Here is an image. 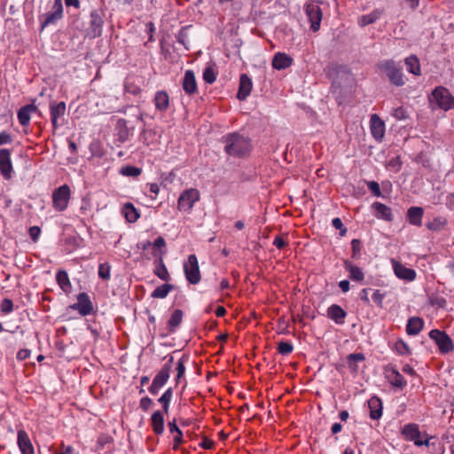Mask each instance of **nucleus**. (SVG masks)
Returning <instances> with one entry per match:
<instances>
[{
    "label": "nucleus",
    "instance_id": "obj_1",
    "mask_svg": "<svg viewBox=\"0 0 454 454\" xmlns=\"http://www.w3.org/2000/svg\"><path fill=\"white\" fill-rule=\"evenodd\" d=\"M224 151L231 156H245L250 148L249 141L237 133L229 134L224 137Z\"/></svg>",
    "mask_w": 454,
    "mask_h": 454
},
{
    "label": "nucleus",
    "instance_id": "obj_2",
    "mask_svg": "<svg viewBox=\"0 0 454 454\" xmlns=\"http://www.w3.org/2000/svg\"><path fill=\"white\" fill-rule=\"evenodd\" d=\"M430 103L431 105H436L443 110H449L454 107V98L447 89L440 86L432 92Z\"/></svg>",
    "mask_w": 454,
    "mask_h": 454
},
{
    "label": "nucleus",
    "instance_id": "obj_3",
    "mask_svg": "<svg viewBox=\"0 0 454 454\" xmlns=\"http://www.w3.org/2000/svg\"><path fill=\"white\" fill-rule=\"evenodd\" d=\"M184 271L189 283L195 285L200 281V272L195 254H191L184 264Z\"/></svg>",
    "mask_w": 454,
    "mask_h": 454
},
{
    "label": "nucleus",
    "instance_id": "obj_4",
    "mask_svg": "<svg viewBox=\"0 0 454 454\" xmlns=\"http://www.w3.org/2000/svg\"><path fill=\"white\" fill-rule=\"evenodd\" d=\"M70 199V189L64 184L53 192L52 200L54 207L59 211H63L68 204Z\"/></svg>",
    "mask_w": 454,
    "mask_h": 454
},
{
    "label": "nucleus",
    "instance_id": "obj_5",
    "mask_svg": "<svg viewBox=\"0 0 454 454\" xmlns=\"http://www.w3.org/2000/svg\"><path fill=\"white\" fill-rule=\"evenodd\" d=\"M429 336L436 342L441 352L448 353L453 350L454 344L445 332L434 329L429 333Z\"/></svg>",
    "mask_w": 454,
    "mask_h": 454
},
{
    "label": "nucleus",
    "instance_id": "obj_6",
    "mask_svg": "<svg viewBox=\"0 0 454 454\" xmlns=\"http://www.w3.org/2000/svg\"><path fill=\"white\" fill-rule=\"evenodd\" d=\"M199 200V192L195 189L184 191L178 199L177 207L181 211H189Z\"/></svg>",
    "mask_w": 454,
    "mask_h": 454
},
{
    "label": "nucleus",
    "instance_id": "obj_7",
    "mask_svg": "<svg viewBox=\"0 0 454 454\" xmlns=\"http://www.w3.org/2000/svg\"><path fill=\"white\" fill-rule=\"evenodd\" d=\"M306 13L310 22L311 30L314 32L319 30L322 20V11L319 6L314 3L308 4L306 5Z\"/></svg>",
    "mask_w": 454,
    "mask_h": 454
},
{
    "label": "nucleus",
    "instance_id": "obj_8",
    "mask_svg": "<svg viewBox=\"0 0 454 454\" xmlns=\"http://www.w3.org/2000/svg\"><path fill=\"white\" fill-rule=\"evenodd\" d=\"M381 68L395 85L401 86L403 84V74L398 68H396L393 61L384 62L381 65Z\"/></svg>",
    "mask_w": 454,
    "mask_h": 454
},
{
    "label": "nucleus",
    "instance_id": "obj_9",
    "mask_svg": "<svg viewBox=\"0 0 454 454\" xmlns=\"http://www.w3.org/2000/svg\"><path fill=\"white\" fill-rule=\"evenodd\" d=\"M12 170V165L10 151L7 149H0V171L5 179H11Z\"/></svg>",
    "mask_w": 454,
    "mask_h": 454
},
{
    "label": "nucleus",
    "instance_id": "obj_10",
    "mask_svg": "<svg viewBox=\"0 0 454 454\" xmlns=\"http://www.w3.org/2000/svg\"><path fill=\"white\" fill-rule=\"evenodd\" d=\"M403 434L405 435V437L408 440L414 441V443L418 446L422 445H428V440L421 441L419 439L420 437V432L419 430V427L415 424H408L406 425L402 431Z\"/></svg>",
    "mask_w": 454,
    "mask_h": 454
},
{
    "label": "nucleus",
    "instance_id": "obj_11",
    "mask_svg": "<svg viewBox=\"0 0 454 454\" xmlns=\"http://www.w3.org/2000/svg\"><path fill=\"white\" fill-rule=\"evenodd\" d=\"M169 378V372L168 364L161 369V371L153 379V384L151 385L149 391L153 395H156L159 389L167 382Z\"/></svg>",
    "mask_w": 454,
    "mask_h": 454
},
{
    "label": "nucleus",
    "instance_id": "obj_12",
    "mask_svg": "<svg viewBox=\"0 0 454 454\" xmlns=\"http://www.w3.org/2000/svg\"><path fill=\"white\" fill-rule=\"evenodd\" d=\"M252 81L246 74H242L239 79V88L237 94V98L243 101L245 100L251 92Z\"/></svg>",
    "mask_w": 454,
    "mask_h": 454
},
{
    "label": "nucleus",
    "instance_id": "obj_13",
    "mask_svg": "<svg viewBox=\"0 0 454 454\" xmlns=\"http://www.w3.org/2000/svg\"><path fill=\"white\" fill-rule=\"evenodd\" d=\"M18 445L22 454H34V447L24 430L18 431Z\"/></svg>",
    "mask_w": 454,
    "mask_h": 454
},
{
    "label": "nucleus",
    "instance_id": "obj_14",
    "mask_svg": "<svg viewBox=\"0 0 454 454\" xmlns=\"http://www.w3.org/2000/svg\"><path fill=\"white\" fill-rule=\"evenodd\" d=\"M393 266L395 274L402 279L411 281L416 277V272L412 269L404 267L400 262L393 260Z\"/></svg>",
    "mask_w": 454,
    "mask_h": 454
},
{
    "label": "nucleus",
    "instance_id": "obj_15",
    "mask_svg": "<svg viewBox=\"0 0 454 454\" xmlns=\"http://www.w3.org/2000/svg\"><path fill=\"white\" fill-rule=\"evenodd\" d=\"M50 110L51 115V123L53 129L55 130L58 128V118L64 115L66 112V104L65 102L55 103L51 102L50 104Z\"/></svg>",
    "mask_w": 454,
    "mask_h": 454
},
{
    "label": "nucleus",
    "instance_id": "obj_16",
    "mask_svg": "<svg viewBox=\"0 0 454 454\" xmlns=\"http://www.w3.org/2000/svg\"><path fill=\"white\" fill-rule=\"evenodd\" d=\"M371 130L377 140L381 139L384 136L385 125L377 114H372L371 117Z\"/></svg>",
    "mask_w": 454,
    "mask_h": 454
},
{
    "label": "nucleus",
    "instance_id": "obj_17",
    "mask_svg": "<svg viewBox=\"0 0 454 454\" xmlns=\"http://www.w3.org/2000/svg\"><path fill=\"white\" fill-rule=\"evenodd\" d=\"M293 59L286 53L278 52L272 59V67L275 69H285L292 65Z\"/></svg>",
    "mask_w": 454,
    "mask_h": 454
},
{
    "label": "nucleus",
    "instance_id": "obj_18",
    "mask_svg": "<svg viewBox=\"0 0 454 454\" xmlns=\"http://www.w3.org/2000/svg\"><path fill=\"white\" fill-rule=\"evenodd\" d=\"M103 20L97 12H92L90 14V27L89 35L91 37H97L101 35V27Z\"/></svg>",
    "mask_w": 454,
    "mask_h": 454
},
{
    "label": "nucleus",
    "instance_id": "obj_19",
    "mask_svg": "<svg viewBox=\"0 0 454 454\" xmlns=\"http://www.w3.org/2000/svg\"><path fill=\"white\" fill-rule=\"evenodd\" d=\"M368 407L370 409V417L372 419H379L382 415V403L377 396H372L368 401Z\"/></svg>",
    "mask_w": 454,
    "mask_h": 454
},
{
    "label": "nucleus",
    "instance_id": "obj_20",
    "mask_svg": "<svg viewBox=\"0 0 454 454\" xmlns=\"http://www.w3.org/2000/svg\"><path fill=\"white\" fill-rule=\"evenodd\" d=\"M183 89L189 95L193 94L197 90L195 75L191 70L185 72L183 79Z\"/></svg>",
    "mask_w": 454,
    "mask_h": 454
},
{
    "label": "nucleus",
    "instance_id": "obj_21",
    "mask_svg": "<svg viewBox=\"0 0 454 454\" xmlns=\"http://www.w3.org/2000/svg\"><path fill=\"white\" fill-rule=\"evenodd\" d=\"M80 305V314L82 316L90 315L93 310V305L86 293H81L77 296Z\"/></svg>",
    "mask_w": 454,
    "mask_h": 454
},
{
    "label": "nucleus",
    "instance_id": "obj_22",
    "mask_svg": "<svg viewBox=\"0 0 454 454\" xmlns=\"http://www.w3.org/2000/svg\"><path fill=\"white\" fill-rule=\"evenodd\" d=\"M391 372V375L387 374V378L390 381L391 385L400 389L403 388L406 385V381L403 377L395 368H387L386 372Z\"/></svg>",
    "mask_w": 454,
    "mask_h": 454
},
{
    "label": "nucleus",
    "instance_id": "obj_23",
    "mask_svg": "<svg viewBox=\"0 0 454 454\" xmlns=\"http://www.w3.org/2000/svg\"><path fill=\"white\" fill-rule=\"evenodd\" d=\"M328 317L334 320L337 324H343L346 317V312L336 304H333L328 308Z\"/></svg>",
    "mask_w": 454,
    "mask_h": 454
},
{
    "label": "nucleus",
    "instance_id": "obj_24",
    "mask_svg": "<svg viewBox=\"0 0 454 454\" xmlns=\"http://www.w3.org/2000/svg\"><path fill=\"white\" fill-rule=\"evenodd\" d=\"M423 215V208L419 207H411L408 209L407 217L410 223L420 226L421 225V218Z\"/></svg>",
    "mask_w": 454,
    "mask_h": 454
},
{
    "label": "nucleus",
    "instance_id": "obj_25",
    "mask_svg": "<svg viewBox=\"0 0 454 454\" xmlns=\"http://www.w3.org/2000/svg\"><path fill=\"white\" fill-rule=\"evenodd\" d=\"M424 322L420 317H411L408 320L406 332L409 335H416L421 331Z\"/></svg>",
    "mask_w": 454,
    "mask_h": 454
},
{
    "label": "nucleus",
    "instance_id": "obj_26",
    "mask_svg": "<svg viewBox=\"0 0 454 454\" xmlns=\"http://www.w3.org/2000/svg\"><path fill=\"white\" fill-rule=\"evenodd\" d=\"M121 212L129 223H135L139 218V213L130 202L123 205Z\"/></svg>",
    "mask_w": 454,
    "mask_h": 454
},
{
    "label": "nucleus",
    "instance_id": "obj_27",
    "mask_svg": "<svg viewBox=\"0 0 454 454\" xmlns=\"http://www.w3.org/2000/svg\"><path fill=\"white\" fill-rule=\"evenodd\" d=\"M189 362L188 356H182V357L177 361L176 364L175 371L176 372V384H180L183 382V377L185 372V364Z\"/></svg>",
    "mask_w": 454,
    "mask_h": 454
},
{
    "label": "nucleus",
    "instance_id": "obj_28",
    "mask_svg": "<svg viewBox=\"0 0 454 454\" xmlns=\"http://www.w3.org/2000/svg\"><path fill=\"white\" fill-rule=\"evenodd\" d=\"M57 282L60 288L67 294L70 293L71 283L66 270H59L56 276Z\"/></svg>",
    "mask_w": 454,
    "mask_h": 454
},
{
    "label": "nucleus",
    "instance_id": "obj_29",
    "mask_svg": "<svg viewBox=\"0 0 454 454\" xmlns=\"http://www.w3.org/2000/svg\"><path fill=\"white\" fill-rule=\"evenodd\" d=\"M344 267L349 271V278L355 281H362L364 279V273L357 266L353 265L350 262L345 261Z\"/></svg>",
    "mask_w": 454,
    "mask_h": 454
},
{
    "label": "nucleus",
    "instance_id": "obj_30",
    "mask_svg": "<svg viewBox=\"0 0 454 454\" xmlns=\"http://www.w3.org/2000/svg\"><path fill=\"white\" fill-rule=\"evenodd\" d=\"M152 425L155 434H159L163 432L164 419L161 411H157L152 415Z\"/></svg>",
    "mask_w": 454,
    "mask_h": 454
},
{
    "label": "nucleus",
    "instance_id": "obj_31",
    "mask_svg": "<svg viewBox=\"0 0 454 454\" xmlns=\"http://www.w3.org/2000/svg\"><path fill=\"white\" fill-rule=\"evenodd\" d=\"M373 207L375 208L376 212H377V216L378 217H380L384 220H387V221H391L392 220V217H391V209L387 207L386 205L382 204V203H380V202H375L373 204Z\"/></svg>",
    "mask_w": 454,
    "mask_h": 454
},
{
    "label": "nucleus",
    "instance_id": "obj_32",
    "mask_svg": "<svg viewBox=\"0 0 454 454\" xmlns=\"http://www.w3.org/2000/svg\"><path fill=\"white\" fill-rule=\"evenodd\" d=\"M155 269L154 274L158 276L162 280H167L168 272L166 266L163 263L162 257H156L155 259Z\"/></svg>",
    "mask_w": 454,
    "mask_h": 454
},
{
    "label": "nucleus",
    "instance_id": "obj_33",
    "mask_svg": "<svg viewBox=\"0 0 454 454\" xmlns=\"http://www.w3.org/2000/svg\"><path fill=\"white\" fill-rule=\"evenodd\" d=\"M155 106L159 110H165L168 106L169 98L167 92L159 91L155 95Z\"/></svg>",
    "mask_w": 454,
    "mask_h": 454
},
{
    "label": "nucleus",
    "instance_id": "obj_34",
    "mask_svg": "<svg viewBox=\"0 0 454 454\" xmlns=\"http://www.w3.org/2000/svg\"><path fill=\"white\" fill-rule=\"evenodd\" d=\"M381 14H382V11L374 10L370 14L362 16L358 20V24L361 27H364L366 25L372 24L381 16Z\"/></svg>",
    "mask_w": 454,
    "mask_h": 454
},
{
    "label": "nucleus",
    "instance_id": "obj_35",
    "mask_svg": "<svg viewBox=\"0 0 454 454\" xmlns=\"http://www.w3.org/2000/svg\"><path fill=\"white\" fill-rule=\"evenodd\" d=\"M116 129H118V140L124 143L129 137V129L127 128V121L124 119H120L117 121Z\"/></svg>",
    "mask_w": 454,
    "mask_h": 454
},
{
    "label": "nucleus",
    "instance_id": "obj_36",
    "mask_svg": "<svg viewBox=\"0 0 454 454\" xmlns=\"http://www.w3.org/2000/svg\"><path fill=\"white\" fill-rule=\"evenodd\" d=\"M405 64L408 67V70L414 74H419L420 73V67H419V59L411 55L405 59Z\"/></svg>",
    "mask_w": 454,
    "mask_h": 454
},
{
    "label": "nucleus",
    "instance_id": "obj_37",
    "mask_svg": "<svg viewBox=\"0 0 454 454\" xmlns=\"http://www.w3.org/2000/svg\"><path fill=\"white\" fill-rule=\"evenodd\" d=\"M364 360V355L363 353H354L350 354L347 356V362L349 369L352 372H356L357 366L356 363Z\"/></svg>",
    "mask_w": 454,
    "mask_h": 454
},
{
    "label": "nucleus",
    "instance_id": "obj_38",
    "mask_svg": "<svg viewBox=\"0 0 454 454\" xmlns=\"http://www.w3.org/2000/svg\"><path fill=\"white\" fill-rule=\"evenodd\" d=\"M153 256L154 257H160V256L162 257V254L165 252H162L161 248L166 247L165 239L162 237H158L155 239V241L153 243Z\"/></svg>",
    "mask_w": 454,
    "mask_h": 454
},
{
    "label": "nucleus",
    "instance_id": "obj_39",
    "mask_svg": "<svg viewBox=\"0 0 454 454\" xmlns=\"http://www.w3.org/2000/svg\"><path fill=\"white\" fill-rule=\"evenodd\" d=\"M170 292V284H164L158 286L153 293V298H165Z\"/></svg>",
    "mask_w": 454,
    "mask_h": 454
},
{
    "label": "nucleus",
    "instance_id": "obj_40",
    "mask_svg": "<svg viewBox=\"0 0 454 454\" xmlns=\"http://www.w3.org/2000/svg\"><path fill=\"white\" fill-rule=\"evenodd\" d=\"M446 223L445 219L438 217L427 223V227L431 231H438L445 226Z\"/></svg>",
    "mask_w": 454,
    "mask_h": 454
},
{
    "label": "nucleus",
    "instance_id": "obj_41",
    "mask_svg": "<svg viewBox=\"0 0 454 454\" xmlns=\"http://www.w3.org/2000/svg\"><path fill=\"white\" fill-rule=\"evenodd\" d=\"M176 434L175 435H173V439H174V442H175L173 449L176 450L177 445L182 442L183 434L180 431V429L177 427L175 420L172 421V434Z\"/></svg>",
    "mask_w": 454,
    "mask_h": 454
},
{
    "label": "nucleus",
    "instance_id": "obj_42",
    "mask_svg": "<svg viewBox=\"0 0 454 454\" xmlns=\"http://www.w3.org/2000/svg\"><path fill=\"white\" fill-rule=\"evenodd\" d=\"M141 172V168L133 166H126L121 169V174L127 176H137Z\"/></svg>",
    "mask_w": 454,
    "mask_h": 454
},
{
    "label": "nucleus",
    "instance_id": "obj_43",
    "mask_svg": "<svg viewBox=\"0 0 454 454\" xmlns=\"http://www.w3.org/2000/svg\"><path fill=\"white\" fill-rule=\"evenodd\" d=\"M29 112L24 107H21L18 112V119L21 125H27L30 120Z\"/></svg>",
    "mask_w": 454,
    "mask_h": 454
},
{
    "label": "nucleus",
    "instance_id": "obj_44",
    "mask_svg": "<svg viewBox=\"0 0 454 454\" xmlns=\"http://www.w3.org/2000/svg\"><path fill=\"white\" fill-rule=\"evenodd\" d=\"M110 265L108 263H102L98 267V276L105 280L110 278Z\"/></svg>",
    "mask_w": 454,
    "mask_h": 454
},
{
    "label": "nucleus",
    "instance_id": "obj_45",
    "mask_svg": "<svg viewBox=\"0 0 454 454\" xmlns=\"http://www.w3.org/2000/svg\"><path fill=\"white\" fill-rule=\"evenodd\" d=\"M293 349L294 347L289 342L280 341L278 343V350L283 356L289 355L293 351Z\"/></svg>",
    "mask_w": 454,
    "mask_h": 454
},
{
    "label": "nucleus",
    "instance_id": "obj_46",
    "mask_svg": "<svg viewBox=\"0 0 454 454\" xmlns=\"http://www.w3.org/2000/svg\"><path fill=\"white\" fill-rule=\"evenodd\" d=\"M345 76V85H344V90H345V94H351L352 93V90H353V82H354V79L352 77V75L349 74V73H347L344 74Z\"/></svg>",
    "mask_w": 454,
    "mask_h": 454
},
{
    "label": "nucleus",
    "instance_id": "obj_47",
    "mask_svg": "<svg viewBox=\"0 0 454 454\" xmlns=\"http://www.w3.org/2000/svg\"><path fill=\"white\" fill-rule=\"evenodd\" d=\"M203 79L207 83H213L215 81V74L212 67H207L204 70Z\"/></svg>",
    "mask_w": 454,
    "mask_h": 454
},
{
    "label": "nucleus",
    "instance_id": "obj_48",
    "mask_svg": "<svg viewBox=\"0 0 454 454\" xmlns=\"http://www.w3.org/2000/svg\"><path fill=\"white\" fill-rule=\"evenodd\" d=\"M62 16L60 15H57L56 12H50L46 15V18L44 20V21L43 22V28L46 26H48L49 24H52L54 23L57 20L60 19Z\"/></svg>",
    "mask_w": 454,
    "mask_h": 454
},
{
    "label": "nucleus",
    "instance_id": "obj_49",
    "mask_svg": "<svg viewBox=\"0 0 454 454\" xmlns=\"http://www.w3.org/2000/svg\"><path fill=\"white\" fill-rule=\"evenodd\" d=\"M13 309V302L10 299H4L1 304V311L3 313H10Z\"/></svg>",
    "mask_w": 454,
    "mask_h": 454
},
{
    "label": "nucleus",
    "instance_id": "obj_50",
    "mask_svg": "<svg viewBox=\"0 0 454 454\" xmlns=\"http://www.w3.org/2000/svg\"><path fill=\"white\" fill-rule=\"evenodd\" d=\"M395 349L401 355H406L410 353L409 347L403 340H399L395 343Z\"/></svg>",
    "mask_w": 454,
    "mask_h": 454
},
{
    "label": "nucleus",
    "instance_id": "obj_51",
    "mask_svg": "<svg viewBox=\"0 0 454 454\" xmlns=\"http://www.w3.org/2000/svg\"><path fill=\"white\" fill-rule=\"evenodd\" d=\"M159 402L163 404L165 412H168V403L170 402V388L163 394V395L159 399Z\"/></svg>",
    "mask_w": 454,
    "mask_h": 454
},
{
    "label": "nucleus",
    "instance_id": "obj_52",
    "mask_svg": "<svg viewBox=\"0 0 454 454\" xmlns=\"http://www.w3.org/2000/svg\"><path fill=\"white\" fill-rule=\"evenodd\" d=\"M183 312L180 309H176L172 313V327L177 326L182 321Z\"/></svg>",
    "mask_w": 454,
    "mask_h": 454
},
{
    "label": "nucleus",
    "instance_id": "obj_53",
    "mask_svg": "<svg viewBox=\"0 0 454 454\" xmlns=\"http://www.w3.org/2000/svg\"><path fill=\"white\" fill-rule=\"evenodd\" d=\"M352 247V257H356V255L360 253L361 250V241L357 239H354L351 241Z\"/></svg>",
    "mask_w": 454,
    "mask_h": 454
},
{
    "label": "nucleus",
    "instance_id": "obj_54",
    "mask_svg": "<svg viewBox=\"0 0 454 454\" xmlns=\"http://www.w3.org/2000/svg\"><path fill=\"white\" fill-rule=\"evenodd\" d=\"M368 187L369 189L371 190V192L377 197H380L381 192H380V185L377 182H374V181H371L368 183Z\"/></svg>",
    "mask_w": 454,
    "mask_h": 454
},
{
    "label": "nucleus",
    "instance_id": "obj_55",
    "mask_svg": "<svg viewBox=\"0 0 454 454\" xmlns=\"http://www.w3.org/2000/svg\"><path fill=\"white\" fill-rule=\"evenodd\" d=\"M393 115L397 120H404L407 117L406 112L403 107L394 109Z\"/></svg>",
    "mask_w": 454,
    "mask_h": 454
},
{
    "label": "nucleus",
    "instance_id": "obj_56",
    "mask_svg": "<svg viewBox=\"0 0 454 454\" xmlns=\"http://www.w3.org/2000/svg\"><path fill=\"white\" fill-rule=\"evenodd\" d=\"M41 233V230L38 226H33L29 228V235L33 241H36L39 235Z\"/></svg>",
    "mask_w": 454,
    "mask_h": 454
},
{
    "label": "nucleus",
    "instance_id": "obj_57",
    "mask_svg": "<svg viewBox=\"0 0 454 454\" xmlns=\"http://www.w3.org/2000/svg\"><path fill=\"white\" fill-rule=\"evenodd\" d=\"M62 11H63V6H62L61 0H55L54 4L52 6V12H56L57 15L62 16Z\"/></svg>",
    "mask_w": 454,
    "mask_h": 454
},
{
    "label": "nucleus",
    "instance_id": "obj_58",
    "mask_svg": "<svg viewBox=\"0 0 454 454\" xmlns=\"http://www.w3.org/2000/svg\"><path fill=\"white\" fill-rule=\"evenodd\" d=\"M430 302L433 306L436 305L440 308H443L445 306L446 301L444 298L435 297V298H432L430 300Z\"/></svg>",
    "mask_w": 454,
    "mask_h": 454
},
{
    "label": "nucleus",
    "instance_id": "obj_59",
    "mask_svg": "<svg viewBox=\"0 0 454 454\" xmlns=\"http://www.w3.org/2000/svg\"><path fill=\"white\" fill-rule=\"evenodd\" d=\"M12 136L5 132V131H3L2 133H0V145H4V144H7V143H11L12 142Z\"/></svg>",
    "mask_w": 454,
    "mask_h": 454
},
{
    "label": "nucleus",
    "instance_id": "obj_60",
    "mask_svg": "<svg viewBox=\"0 0 454 454\" xmlns=\"http://www.w3.org/2000/svg\"><path fill=\"white\" fill-rule=\"evenodd\" d=\"M401 160H400V157H395L393 158L389 162H388V166L392 167V168H395L396 170H399L400 167H401Z\"/></svg>",
    "mask_w": 454,
    "mask_h": 454
},
{
    "label": "nucleus",
    "instance_id": "obj_61",
    "mask_svg": "<svg viewBox=\"0 0 454 454\" xmlns=\"http://www.w3.org/2000/svg\"><path fill=\"white\" fill-rule=\"evenodd\" d=\"M383 298L384 294H380L379 290L375 291L374 294H372L373 301L380 306L382 304Z\"/></svg>",
    "mask_w": 454,
    "mask_h": 454
},
{
    "label": "nucleus",
    "instance_id": "obj_62",
    "mask_svg": "<svg viewBox=\"0 0 454 454\" xmlns=\"http://www.w3.org/2000/svg\"><path fill=\"white\" fill-rule=\"evenodd\" d=\"M273 244L279 249L286 246V242L279 236L275 238Z\"/></svg>",
    "mask_w": 454,
    "mask_h": 454
},
{
    "label": "nucleus",
    "instance_id": "obj_63",
    "mask_svg": "<svg viewBox=\"0 0 454 454\" xmlns=\"http://www.w3.org/2000/svg\"><path fill=\"white\" fill-rule=\"evenodd\" d=\"M153 403L152 400L149 397H144L141 400L140 406L143 410L146 411L149 409L151 404Z\"/></svg>",
    "mask_w": 454,
    "mask_h": 454
},
{
    "label": "nucleus",
    "instance_id": "obj_64",
    "mask_svg": "<svg viewBox=\"0 0 454 454\" xmlns=\"http://www.w3.org/2000/svg\"><path fill=\"white\" fill-rule=\"evenodd\" d=\"M30 355V350L29 349H20L18 354H17V358L19 360H24L26 359L27 357H28Z\"/></svg>",
    "mask_w": 454,
    "mask_h": 454
}]
</instances>
